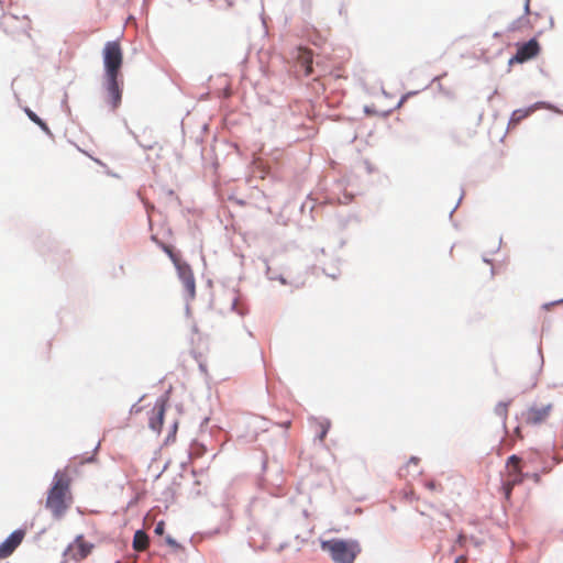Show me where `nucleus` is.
Here are the masks:
<instances>
[{"mask_svg":"<svg viewBox=\"0 0 563 563\" xmlns=\"http://www.w3.org/2000/svg\"><path fill=\"white\" fill-rule=\"evenodd\" d=\"M529 1L530 0H526V3H525V12L528 15V18L527 19L521 18V19H518L517 21H515L510 26L511 31H525V30H536L537 29V21L539 19H542V15L540 13H531L530 12Z\"/></svg>","mask_w":563,"mask_h":563,"instance_id":"8","label":"nucleus"},{"mask_svg":"<svg viewBox=\"0 0 563 563\" xmlns=\"http://www.w3.org/2000/svg\"><path fill=\"white\" fill-rule=\"evenodd\" d=\"M25 538V530L13 531L2 543H0V560L9 558Z\"/></svg>","mask_w":563,"mask_h":563,"instance_id":"6","label":"nucleus"},{"mask_svg":"<svg viewBox=\"0 0 563 563\" xmlns=\"http://www.w3.org/2000/svg\"><path fill=\"white\" fill-rule=\"evenodd\" d=\"M418 464H419V459L418 457H411L408 463L400 468V475L401 476H407L409 473H410V470L412 468L415 472L418 471Z\"/></svg>","mask_w":563,"mask_h":563,"instance_id":"19","label":"nucleus"},{"mask_svg":"<svg viewBox=\"0 0 563 563\" xmlns=\"http://www.w3.org/2000/svg\"><path fill=\"white\" fill-rule=\"evenodd\" d=\"M155 532H156L157 534H162V533L164 532V522H163V521H161V522H158V523L156 525V527H155Z\"/></svg>","mask_w":563,"mask_h":563,"instance_id":"23","label":"nucleus"},{"mask_svg":"<svg viewBox=\"0 0 563 563\" xmlns=\"http://www.w3.org/2000/svg\"><path fill=\"white\" fill-rule=\"evenodd\" d=\"M466 559L464 556H460L456 559L455 563H465Z\"/></svg>","mask_w":563,"mask_h":563,"instance_id":"25","label":"nucleus"},{"mask_svg":"<svg viewBox=\"0 0 563 563\" xmlns=\"http://www.w3.org/2000/svg\"><path fill=\"white\" fill-rule=\"evenodd\" d=\"M175 267L177 269L178 276H179L184 287L186 288V290L190 295H194L196 282H195V276H194V273H192L190 266L187 263L180 261L175 264Z\"/></svg>","mask_w":563,"mask_h":563,"instance_id":"9","label":"nucleus"},{"mask_svg":"<svg viewBox=\"0 0 563 563\" xmlns=\"http://www.w3.org/2000/svg\"><path fill=\"white\" fill-rule=\"evenodd\" d=\"M516 485H510V482L505 479L504 484H503V490H504V494L506 496V498H509L510 495H511V492H512V488L515 487Z\"/></svg>","mask_w":563,"mask_h":563,"instance_id":"22","label":"nucleus"},{"mask_svg":"<svg viewBox=\"0 0 563 563\" xmlns=\"http://www.w3.org/2000/svg\"><path fill=\"white\" fill-rule=\"evenodd\" d=\"M70 483L71 479L66 472L58 471L55 473L45 501V508L54 519H62L73 504Z\"/></svg>","mask_w":563,"mask_h":563,"instance_id":"1","label":"nucleus"},{"mask_svg":"<svg viewBox=\"0 0 563 563\" xmlns=\"http://www.w3.org/2000/svg\"><path fill=\"white\" fill-rule=\"evenodd\" d=\"M228 2L229 5H232L233 4V0H225Z\"/></svg>","mask_w":563,"mask_h":563,"instance_id":"26","label":"nucleus"},{"mask_svg":"<svg viewBox=\"0 0 563 563\" xmlns=\"http://www.w3.org/2000/svg\"><path fill=\"white\" fill-rule=\"evenodd\" d=\"M511 401H501L499 404H497V406L495 407V413L501 418L503 420V423L506 424V420H507V417H508V408L510 406Z\"/></svg>","mask_w":563,"mask_h":563,"instance_id":"18","label":"nucleus"},{"mask_svg":"<svg viewBox=\"0 0 563 563\" xmlns=\"http://www.w3.org/2000/svg\"><path fill=\"white\" fill-rule=\"evenodd\" d=\"M165 415V401L155 404L150 416V428L155 432H161Z\"/></svg>","mask_w":563,"mask_h":563,"instance_id":"13","label":"nucleus"},{"mask_svg":"<svg viewBox=\"0 0 563 563\" xmlns=\"http://www.w3.org/2000/svg\"><path fill=\"white\" fill-rule=\"evenodd\" d=\"M553 410V404L547 405H532L525 412H522L523 421L527 424H541L544 423Z\"/></svg>","mask_w":563,"mask_h":563,"instance_id":"5","label":"nucleus"},{"mask_svg":"<svg viewBox=\"0 0 563 563\" xmlns=\"http://www.w3.org/2000/svg\"><path fill=\"white\" fill-rule=\"evenodd\" d=\"M515 435L519 439V440H522L523 439V435L521 433V429L520 427H517L514 431Z\"/></svg>","mask_w":563,"mask_h":563,"instance_id":"24","label":"nucleus"},{"mask_svg":"<svg viewBox=\"0 0 563 563\" xmlns=\"http://www.w3.org/2000/svg\"><path fill=\"white\" fill-rule=\"evenodd\" d=\"M540 53V45L536 38H531L527 43L518 45L516 55L510 62L525 63Z\"/></svg>","mask_w":563,"mask_h":563,"instance_id":"7","label":"nucleus"},{"mask_svg":"<svg viewBox=\"0 0 563 563\" xmlns=\"http://www.w3.org/2000/svg\"><path fill=\"white\" fill-rule=\"evenodd\" d=\"M532 109H517L512 112L508 126L515 128L517 126L523 119L528 118L532 112Z\"/></svg>","mask_w":563,"mask_h":563,"instance_id":"17","label":"nucleus"},{"mask_svg":"<svg viewBox=\"0 0 563 563\" xmlns=\"http://www.w3.org/2000/svg\"><path fill=\"white\" fill-rule=\"evenodd\" d=\"M321 549L330 554L334 563H354L362 552L358 541L352 539H331L321 542Z\"/></svg>","mask_w":563,"mask_h":563,"instance_id":"2","label":"nucleus"},{"mask_svg":"<svg viewBox=\"0 0 563 563\" xmlns=\"http://www.w3.org/2000/svg\"><path fill=\"white\" fill-rule=\"evenodd\" d=\"M106 86L109 96V103L112 109H117L121 103L122 98L119 77H106Z\"/></svg>","mask_w":563,"mask_h":563,"instance_id":"11","label":"nucleus"},{"mask_svg":"<svg viewBox=\"0 0 563 563\" xmlns=\"http://www.w3.org/2000/svg\"><path fill=\"white\" fill-rule=\"evenodd\" d=\"M1 23L4 31L9 34L14 35L16 31L21 30L23 35L26 37L31 36L30 33L25 30L27 23L14 15H4Z\"/></svg>","mask_w":563,"mask_h":563,"instance_id":"12","label":"nucleus"},{"mask_svg":"<svg viewBox=\"0 0 563 563\" xmlns=\"http://www.w3.org/2000/svg\"><path fill=\"white\" fill-rule=\"evenodd\" d=\"M25 112H26V114H27V117L30 118L31 121L36 123L45 132H48L47 124L43 120H41L32 110L26 109Z\"/></svg>","mask_w":563,"mask_h":563,"instance_id":"20","label":"nucleus"},{"mask_svg":"<svg viewBox=\"0 0 563 563\" xmlns=\"http://www.w3.org/2000/svg\"><path fill=\"white\" fill-rule=\"evenodd\" d=\"M148 547V537L142 531L137 530L133 538V549L136 551H144Z\"/></svg>","mask_w":563,"mask_h":563,"instance_id":"16","label":"nucleus"},{"mask_svg":"<svg viewBox=\"0 0 563 563\" xmlns=\"http://www.w3.org/2000/svg\"><path fill=\"white\" fill-rule=\"evenodd\" d=\"M164 251L167 253L169 258L173 261L174 265L178 262H180V258L177 254H175L170 246H164Z\"/></svg>","mask_w":563,"mask_h":563,"instance_id":"21","label":"nucleus"},{"mask_svg":"<svg viewBox=\"0 0 563 563\" xmlns=\"http://www.w3.org/2000/svg\"><path fill=\"white\" fill-rule=\"evenodd\" d=\"M300 64L305 67V75L309 76L312 74V53L309 49H300L298 56Z\"/></svg>","mask_w":563,"mask_h":563,"instance_id":"15","label":"nucleus"},{"mask_svg":"<svg viewBox=\"0 0 563 563\" xmlns=\"http://www.w3.org/2000/svg\"><path fill=\"white\" fill-rule=\"evenodd\" d=\"M95 545L86 541L82 534H79L75 540L68 544L65 555L70 560L79 562L85 560L93 550Z\"/></svg>","mask_w":563,"mask_h":563,"instance_id":"4","label":"nucleus"},{"mask_svg":"<svg viewBox=\"0 0 563 563\" xmlns=\"http://www.w3.org/2000/svg\"><path fill=\"white\" fill-rule=\"evenodd\" d=\"M521 459L517 455H511L507 460V477L506 479L510 482V485H519L523 481V474L520 467Z\"/></svg>","mask_w":563,"mask_h":563,"instance_id":"10","label":"nucleus"},{"mask_svg":"<svg viewBox=\"0 0 563 563\" xmlns=\"http://www.w3.org/2000/svg\"><path fill=\"white\" fill-rule=\"evenodd\" d=\"M312 427L316 429V434L320 441H323L327 437L328 431L331 428V422L325 418H312Z\"/></svg>","mask_w":563,"mask_h":563,"instance_id":"14","label":"nucleus"},{"mask_svg":"<svg viewBox=\"0 0 563 563\" xmlns=\"http://www.w3.org/2000/svg\"><path fill=\"white\" fill-rule=\"evenodd\" d=\"M102 56L106 77H120V69L123 64V52L120 43L118 41L107 42Z\"/></svg>","mask_w":563,"mask_h":563,"instance_id":"3","label":"nucleus"}]
</instances>
